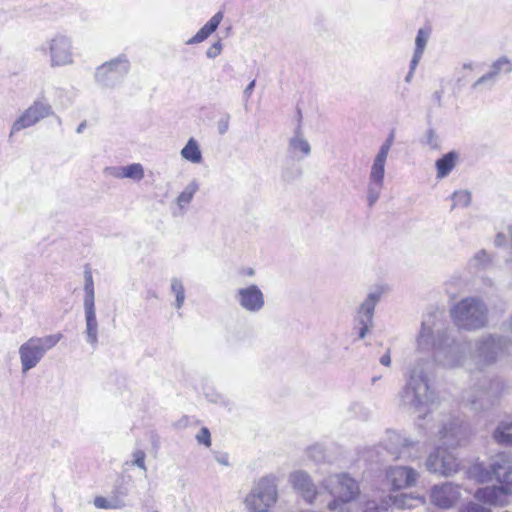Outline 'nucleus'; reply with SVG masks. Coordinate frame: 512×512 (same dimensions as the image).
<instances>
[{
  "label": "nucleus",
  "mask_w": 512,
  "mask_h": 512,
  "mask_svg": "<svg viewBox=\"0 0 512 512\" xmlns=\"http://www.w3.org/2000/svg\"><path fill=\"white\" fill-rule=\"evenodd\" d=\"M417 357L404 374L405 384L397 394L399 406L418 414L424 420L437 401V393L431 384L433 361L444 368L463 367L467 361V345L455 338L449 329L444 311L434 309L423 316L416 339Z\"/></svg>",
  "instance_id": "f257e3e1"
},
{
  "label": "nucleus",
  "mask_w": 512,
  "mask_h": 512,
  "mask_svg": "<svg viewBox=\"0 0 512 512\" xmlns=\"http://www.w3.org/2000/svg\"><path fill=\"white\" fill-rule=\"evenodd\" d=\"M470 356L478 371L512 362V336L507 332H486L471 341Z\"/></svg>",
  "instance_id": "f03ea898"
},
{
  "label": "nucleus",
  "mask_w": 512,
  "mask_h": 512,
  "mask_svg": "<svg viewBox=\"0 0 512 512\" xmlns=\"http://www.w3.org/2000/svg\"><path fill=\"white\" fill-rule=\"evenodd\" d=\"M511 389L510 384L501 376L483 378L463 395V400L476 412L490 409L495 402Z\"/></svg>",
  "instance_id": "7ed1b4c3"
},
{
  "label": "nucleus",
  "mask_w": 512,
  "mask_h": 512,
  "mask_svg": "<svg viewBox=\"0 0 512 512\" xmlns=\"http://www.w3.org/2000/svg\"><path fill=\"white\" fill-rule=\"evenodd\" d=\"M450 317L459 330L477 331L488 324V307L479 297H466L450 308Z\"/></svg>",
  "instance_id": "20e7f679"
},
{
  "label": "nucleus",
  "mask_w": 512,
  "mask_h": 512,
  "mask_svg": "<svg viewBox=\"0 0 512 512\" xmlns=\"http://www.w3.org/2000/svg\"><path fill=\"white\" fill-rule=\"evenodd\" d=\"M322 486L333 497L327 505L330 511L339 510L340 512H344L346 505L359 494L357 481L347 473L328 476L323 480Z\"/></svg>",
  "instance_id": "39448f33"
},
{
  "label": "nucleus",
  "mask_w": 512,
  "mask_h": 512,
  "mask_svg": "<svg viewBox=\"0 0 512 512\" xmlns=\"http://www.w3.org/2000/svg\"><path fill=\"white\" fill-rule=\"evenodd\" d=\"M37 51L48 58L51 68L70 66L75 62L73 39L66 33L58 32L51 35Z\"/></svg>",
  "instance_id": "423d86ee"
},
{
  "label": "nucleus",
  "mask_w": 512,
  "mask_h": 512,
  "mask_svg": "<svg viewBox=\"0 0 512 512\" xmlns=\"http://www.w3.org/2000/svg\"><path fill=\"white\" fill-rule=\"evenodd\" d=\"M393 142L394 132H391L373 158L367 183V203L369 207H372L380 198L384 187L385 166Z\"/></svg>",
  "instance_id": "0eeeda50"
},
{
  "label": "nucleus",
  "mask_w": 512,
  "mask_h": 512,
  "mask_svg": "<svg viewBox=\"0 0 512 512\" xmlns=\"http://www.w3.org/2000/svg\"><path fill=\"white\" fill-rule=\"evenodd\" d=\"M61 333L43 337H31L19 347V357L22 373L35 368L46 353L54 348L62 339Z\"/></svg>",
  "instance_id": "6e6552de"
},
{
  "label": "nucleus",
  "mask_w": 512,
  "mask_h": 512,
  "mask_svg": "<svg viewBox=\"0 0 512 512\" xmlns=\"http://www.w3.org/2000/svg\"><path fill=\"white\" fill-rule=\"evenodd\" d=\"M278 498L276 478L262 477L245 498V506L250 512H269Z\"/></svg>",
  "instance_id": "1a4fd4ad"
},
{
  "label": "nucleus",
  "mask_w": 512,
  "mask_h": 512,
  "mask_svg": "<svg viewBox=\"0 0 512 512\" xmlns=\"http://www.w3.org/2000/svg\"><path fill=\"white\" fill-rule=\"evenodd\" d=\"M130 61L126 55L121 54L107 61L95 70L94 79L102 88H115L122 83L130 71Z\"/></svg>",
  "instance_id": "9d476101"
},
{
  "label": "nucleus",
  "mask_w": 512,
  "mask_h": 512,
  "mask_svg": "<svg viewBox=\"0 0 512 512\" xmlns=\"http://www.w3.org/2000/svg\"><path fill=\"white\" fill-rule=\"evenodd\" d=\"M52 106L44 99L35 100L12 124L9 137L32 127L42 119L53 115Z\"/></svg>",
  "instance_id": "9b49d317"
},
{
  "label": "nucleus",
  "mask_w": 512,
  "mask_h": 512,
  "mask_svg": "<svg viewBox=\"0 0 512 512\" xmlns=\"http://www.w3.org/2000/svg\"><path fill=\"white\" fill-rule=\"evenodd\" d=\"M425 465L429 472L448 477L458 471L460 462L452 452L439 446L429 454Z\"/></svg>",
  "instance_id": "f8f14e48"
},
{
  "label": "nucleus",
  "mask_w": 512,
  "mask_h": 512,
  "mask_svg": "<svg viewBox=\"0 0 512 512\" xmlns=\"http://www.w3.org/2000/svg\"><path fill=\"white\" fill-rule=\"evenodd\" d=\"M234 298L244 311L251 314L259 313L265 306L264 294L256 284L237 289Z\"/></svg>",
  "instance_id": "ddd939ff"
},
{
  "label": "nucleus",
  "mask_w": 512,
  "mask_h": 512,
  "mask_svg": "<svg viewBox=\"0 0 512 512\" xmlns=\"http://www.w3.org/2000/svg\"><path fill=\"white\" fill-rule=\"evenodd\" d=\"M288 482L295 493L307 504L314 503L318 495V490L308 472L304 470L293 471L288 476Z\"/></svg>",
  "instance_id": "4468645a"
},
{
  "label": "nucleus",
  "mask_w": 512,
  "mask_h": 512,
  "mask_svg": "<svg viewBox=\"0 0 512 512\" xmlns=\"http://www.w3.org/2000/svg\"><path fill=\"white\" fill-rule=\"evenodd\" d=\"M417 444L399 432L390 431L387 434L385 449L395 459H416L418 454L413 453L412 450Z\"/></svg>",
  "instance_id": "2eb2a0df"
},
{
  "label": "nucleus",
  "mask_w": 512,
  "mask_h": 512,
  "mask_svg": "<svg viewBox=\"0 0 512 512\" xmlns=\"http://www.w3.org/2000/svg\"><path fill=\"white\" fill-rule=\"evenodd\" d=\"M490 472L500 484L498 486L499 492L505 495L510 494L512 488V461L506 455H498L490 464Z\"/></svg>",
  "instance_id": "dca6fc26"
},
{
  "label": "nucleus",
  "mask_w": 512,
  "mask_h": 512,
  "mask_svg": "<svg viewBox=\"0 0 512 512\" xmlns=\"http://www.w3.org/2000/svg\"><path fill=\"white\" fill-rule=\"evenodd\" d=\"M469 427L459 418H452L439 430V439L448 447L460 445L468 438Z\"/></svg>",
  "instance_id": "f3484780"
},
{
  "label": "nucleus",
  "mask_w": 512,
  "mask_h": 512,
  "mask_svg": "<svg viewBox=\"0 0 512 512\" xmlns=\"http://www.w3.org/2000/svg\"><path fill=\"white\" fill-rule=\"evenodd\" d=\"M419 473L408 466H390L386 470V479L393 490L405 489L416 484Z\"/></svg>",
  "instance_id": "a211bd4d"
},
{
  "label": "nucleus",
  "mask_w": 512,
  "mask_h": 512,
  "mask_svg": "<svg viewBox=\"0 0 512 512\" xmlns=\"http://www.w3.org/2000/svg\"><path fill=\"white\" fill-rule=\"evenodd\" d=\"M460 497L459 487L452 483L434 485L430 490L431 503L440 509L453 507Z\"/></svg>",
  "instance_id": "6ab92c4d"
},
{
  "label": "nucleus",
  "mask_w": 512,
  "mask_h": 512,
  "mask_svg": "<svg viewBox=\"0 0 512 512\" xmlns=\"http://www.w3.org/2000/svg\"><path fill=\"white\" fill-rule=\"evenodd\" d=\"M510 72H512L511 61L507 57H501L492 63L486 74L473 83L472 88L477 89L481 85L492 87L500 74H508Z\"/></svg>",
  "instance_id": "aec40b11"
},
{
  "label": "nucleus",
  "mask_w": 512,
  "mask_h": 512,
  "mask_svg": "<svg viewBox=\"0 0 512 512\" xmlns=\"http://www.w3.org/2000/svg\"><path fill=\"white\" fill-rule=\"evenodd\" d=\"M103 173L107 177L116 179H131L139 182L144 178V167L140 163H132L126 166H108L105 167Z\"/></svg>",
  "instance_id": "412c9836"
},
{
  "label": "nucleus",
  "mask_w": 512,
  "mask_h": 512,
  "mask_svg": "<svg viewBox=\"0 0 512 512\" xmlns=\"http://www.w3.org/2000/svg\"><path fill=\"white\" fill-rule=\"evenodd\" d=\"M85 317V336L92 348L98 345V320L96 317L95 303L83 304Z\"/></svg>",
  "instance_id": "4be33fe9"
},
{
  "label": "nucleus",
  "mask_w": 512,
  "mask_h": 512,
  "mask_svg": "<svg viewBox=\"0 0 512 512\" xmlns=\"http://www.w3.org/2000/svg\"><path fill=\"white\" fill-rule=\"evenodd\" d=\"M382 294L383 290L380 287L371 290L359 305L356 318L361 319V321L373 322L375 307L380 301Z\"/></svg>",
  "instance_id": "5701e85b"
},
{
  "label": "nucleus",
  "mask_w": 512,
  "mask_h": 512,
  "mask_svg": "<svg viewBox=\"0 0 512 512\" xmlns=\"http://www.w3.org/2000/svg\"><path fill=\"white\" fill-rule=\"evenodd\" d=\"M287 152L298 160H302L311 154V146L304 138L300 128H297L294 136L289 139Z\"/></svg>",
  "instance_id": "b1692460"
},
{
  "label": "nucleus",
  "mask_w": 512,
  "mask_h": 512,
  "mask_svg": "<svg viewBox=\"0 0 512 512\" xmlns=\"http://www.w3.org/2000/svg\"><path fill=\"white\" fill-rule=\"evenodd\" d=\"M223 17L224 13L222 11H218L217 13H215L193 37L186 41V44L195 45L205 41L211 34H213L217 30L221 21L223 20Z\"/></svg>",
  "instance_id": "393cba45"
},
{
  "label": "nucleus",
  "mask_w": 512,
  "mask_h": 512,
  "mask_svg": "<svg viewBox=\"0 0 512 512\" xmlns=\"http://www.w3.org/2000/svg\"><path fill=\"white\" fill-rule=\"evenodd\" d=\"M199 190V183L196 179L189 182L183 191L177 196L175 202L177 209L172 212L174 216H182L186 213L188 205L192 202L194 195Z\"/></svg>",
  "instance_id": "a878e982"
},
{
  "label": "nucleus",
  "mask_w": 512,
  "mask_h": 512,
  "mask_svg": "<svg viewBox=\"0 0 512 512\" xmlns=\"http://www.w3.org/2000/svg\"><path fill=\"white\" fill-rule=\"evenodd\" d=\"M494 262V257L485 249L474 253L467 263V269L470 273L477 274L488 270Z\"/></svg>",
  "instance_id": "bb28decb"
},
{
  "label": "nucleus",
  "mask_w": 512,
  "mask_h": 512,
  "mask_svg": "<svg viewBox=\"0 0 512 512\" xmlns=\"http://www.w3.org/2000/svg\"><path fill=\"white\" fill-rule=\"evenodd\" d=\"M431 33L432 29L430 26H424L418 29L415 37V49L412 55L413 66L415 64H419L420 60L422 59Z\"/></svg>",
  "instance_id": "cd10ccee"
},
{
  "label": "nucleus",
  "mask_w": 512,
  "mask_h": 512,
  "mask_svg": "<svg viewBox=\"0 0 512 512\" xmlns=\"http://www.w3.org/2000/svg\"><path fill=\"white\" fill-rule=\"evenodd\" d=\"M458 154L455 151H450L436 160L435 167L437 171V178L447 177L456 166Z\"/></svg>",
  "instance_id": "c85d7f7f"
},
{
  "label": "nucleus",
  "mask_w": 512,
  "mask_h": 512,
  "mask_svg": "<svg viewBox=\"0 0 512 512\" xmlns=\"http://www.w3.org/2000/svg\"><path fill=\"white\" fill-rule=\"evenodd\" d=\"M492 438L497 444L512 446V420L500 421L492 433Z\"/></svg>",
  "instance_id": "c756f323"
},
{
  "label": "nucleus",
  "mask_w": 512,
  "mask_h": 512,
  "mask_svg": "<svg viewBox=\"0 0 512 512\" xmlns=\"http://www.w3.org/2000/svg\"><path fill=\"white\" fill-rule=\"evenodd\" d=\"M180 155L184 160L193 164H199L203 160L199 143L193 137H191L181 149Z\"/></svg>",
  "instance_id": "7c9ffc66"
},
{
  "label": "nucleus",
  "mask_w": 512,
  "mask_h": 512,
  "mask_svg": "<svg viewBox=\"0 0 512 512\" xmlns=\"http://www.w3.org/2000/svg\"><path fill=\"white\" fill-rule=\"evenodd\" d=\"M84 298L83 304L95 303V289L92 271L89 266L84 270Z\"/></svg>",
  "instance_id": "2f4dec72"
},
{
  "label": "nucleus",
  "mask_w": 512,
  "mask_h": 512,
  "mask_svg": "<svg viewBox=\"0 0 512 512\" xmlns=\"http://www.w3.org/2000/svg\"><path fill=\"white\" fill-rule=\"evenodd\" d=\"M171 293L175 296V302L174 307L177 310H180L185 302L186 295H185V288L183 285V282L179 278H172L171 279V285H170Z\"/></svg>",
  "instance_id": "473e14b6"
},
{
  "label": "nucleus",
  "mask_w": 512,
  "mask_h": 512,
  "mask_svg": "<svg viewBox=\"0 0 512 512\" xmlns=\"http://www.w3.org/2000/svg\"><path fill=\"white\" fill-rule=\"evenodd\" d=\"M307 457L316 463L324 461L326 457V448L321 443H315L306 450Z\"/></svg>",
  "instance_id": "72a5a7b5"
},
{
  "label": "nucleus",
  "mask_w": 512,
  "mask_h": 512,
  "mask_svg": "<svg viewBox=\"0 0 512 512\" xmlns=\"http://www.w3.org/2000/svg\"><path fill=\"white\" fill-rule=\"evenodd\" d=\"M457 512H492L491 508L474 500H468L461 503Z\"/></svg>",
  "instance_id": "f704fd0d"
},
{
  "label": "nucleus",
  "mask_w": 512,
  "mask_h": 512,
  "mask_svg": "<svg viewBox=\"0 0 512 512\" xmlns=\"http://www.w3.org/2000/svg\"><path fill=\"white\" fill-rule=\"evenodd\" d=\"M471 193L467 190L455 191L452 194L453 207H468L471 203Z\"/></svg>",
  "instance_id": "c9c22d12"
},
{
  "label": "nucleus",
  "mask_w": 512,
  "mask_h": 512,
  "mask_svg": "<svg viewBox=\"0 0 512 512\" xmlns=\"http://www.w3.org/2000/svg\"><path fill=\"white\" fill-rule=\"evenodd\" d=\"M415 502H421L420 498H414L407 494H401L400 496L394 497L393 505L397 508L412 509L415 507Z\"/></svg>",
  "instance_id": "e433bc0d"
},
{
  "label": "nucleus",
  "mask_w": 512,
  "mask_h": 512,
  "mask_svg": "<svg viewBox=\"0 0 512 512\" xmlns=\"http://www.w3.org/2000/svg\"><path fill=\"white\" fill-rule=\"evenodd\" d=\"M349 411L353 414L354 417L361 420H367L371 416L370 409L360 402H353L349 406Z\"/></svg>",
  "instance_id": "4c0bfd02"
},
{
  "label": "nucleus",
  "mask_w": 512,
  "mask_h": 512,
  "mask_svg": "<svg viewBox=\"0 0 512 512\" xmlns=\"http://www.w3.org/2000/svg\"><path fill=\"white\" fill-rule=\"evenodd\" d=\"M499 491L498 490V487H485V488H480L476 491L475 493V497L477 499H483V500H487L489 502H493L496 498V492Z\"/></svg>",
  "instance_id": "58836bf2"
},
{
  "label": "nucleus",
  "mask_w": 512,
  "mask_h": 512,
  "mask_svg": "<svg viewBox=\"0 0 512 512\" xmlns=\"http://www.w3.org/2000/svg\"><path fill=\"white\" fill-rule=\"evenodd\" d=\"M423 143L433 150L440 148V139L433 129L427 130Z\"/></svg>",
  "instance_id": "ea45409f"
},
{
  "label": "nucleus",
  "mask_w": 512,
  "mask_h": 512,
  "mask_svg": "<svg viewBox=\"0 0 512 512\" xmlns=\"http://www.w3.org/2000/svg\"><path fill=\"white\" fill-rule=\"evenodd\" d=\"M356 325L354 329L357 331L358 339H363L373 326V322L361 321V319H355Z\"/></svg>",
  "instance_id": "a19ab883"
},
{
  "label": "nucleus",
  "mask_w": 512,
  "mask_h": 512,
  "mask_svg": "<svg viewBox=\"0 0 512 512\" xmlns=\"http://www.w3.org/2000/svg\"><path fill=\"white\" fill-rule=\"evenodd\" d=\"M133 456V461H132V464L134 466H137L138 468L142 469L144 472L147 471V467H146V464H145V458H146V454L143 450H135L132 454Z\"/></svg>",
  "instance_id": "79ce46f5"
},
{
  "label": "nucleus",
  "mask_w": 512,
  "mask_h": 512,
  "mask_svg": "<svg viewBox=\"0 0 512 512\" xmlns=\"http://www.w3.org/2000/svg\"><path fill=\"white\" fill-rule=\"evenodd\" d=\"M196 440L199 444H202L206 447H210L211 445V434L208 428L202 427L196 435Z\"/></svg>",
  "instance_id": "37998d69"
},
{
  "label": "nucleus",
  "mask_w": 512,
  "mask_h": 512,
  "mask_svg": "<svg viewBox=\"0 0 512 512\" xmlns=\"http://www.w3.org/2000/svg\"><path fill=\"white\" fill-rule=\"evenodd\" d=\"M223 50V44L220 40L214 42L207 50L206 57L209 59H215L218 57Z\"/></svg>",
  "instance_id": "c03bdc74"
},
{
  "label": "nucleus",
  "mask_w": 512,
  "mask_h": 512,
  "mask_svg": "<svg viewBox=\"0 0 512 512\" xmlns=\"http://www.w3.org/2000/svg\"><path fill=\"white\" fill-rule=\"evenodd\" d=\"M301 175V169L296 167L293 169L285 168L282 171V179L285 182H291Z\"/></svg>",
  "instance_id": "a18cd8bd"
},
{
  "label": "nucleus",
  "mask_w": 512,
  "mask_h": 512,
  "mask_svg": "<svg viewBox=\"0 0 512 512\" xmlns=\"http://www.w3.org/2000/svg\"><path fill=\"white\" fill-rule=\"evenodd\" d=\"M230 115L225 113L222 115L217 121V130L220 135H224L227 133L229 129Z\"/></svg>",
  "instance_id": "49530a36"
},
{
  "label": "nucleus",
  "mask_w": 512,
  "mask_h": 512,
  "mask_svg": "<svg viewBox=\"0 0 512 512\" xmlns=\"http://www.w3.org/2000/svg\"><path fill=\"white\" fill-rule=\"evenodd\" d=\"M386 510V506L378 505L375 500H367L364 504L362 512H385Z\"/></svg>",
  "instance_id": "de8ad7c7"
},
{
  "label": "nucleus",
  "mask_w": 512,
  "mask_h": 512,
  "mask_svg": "<svg viewBox=\"0 0 512 512\" xmlns=\"http://www.w3.org/2000/svg\"><path fill=\"white\" fill-rule=\"evenodd\" d=\"M94 505H95V507H97L99 509L115 508V506L112 505L109 500H107L105 497H101V496H98L94 499Z\"/></svg>",
  "instance_id": "09e8293b"
},
{
  "label": "nucleus",
  "mask_w": 512,
  "mask_h": 512,
  "mask_svg": "<svg viewBox=\"0 0 512 512\" xmlns=\"http://www.w3.org/2000/svg\"><path fill=\"white\" fill-rule=\"evenodd\" d=\"M255 85H256V81L255 80H252L244 89L243 91V97H244V100L247 102L252 93H253V90L255 88Z\"/></svg>",
  "instance_id": "8fccbe9b"
},
{
  "label": "nucleus",
  "mask_w": 512,
  "mask_h": 512,
  "mask_svg": "<svg viewBox=\"0 0 512 512\" xmlns=\"http://www.w3.org/2000/svg\"><path fill=\"white\" fill-rule=\"evenodd\" d=\"M506 235L504 233H497L494 239V245L496 247H503L506 244Z\"/></svg>",
  "instance_id": "3c124183"
},
{
  "label": "nucleus",
  "mask_w": 512,
  "mask_h": 512,
  "mask_svg": "<svg viewBox=\"0 0 512 512\" xmlns=\"http://www.w3.org/2000/svg\"><path fill=\"white\" fill-rule=\"evenodd\" d=\"M417 66H418V64H415L413 66V59L411 58L410 64H409V72L407 73V75L405 77V82L406 83H410L411 82V79H412V77L414 75V72H415Z\"/></svg>",
  "instance_id": "603ef678"
},
{
  "label": "nucleus",
  "mask_w": 512,
  "mask_h": 512,
  "mask_svg": "<svg viewBox=\"0 0 512 512\" xmlns=\"http://www.w3.org/2000/svg\"><path fill=\"white\" fill-rule=\"evenodd\" d=\"M379 362L381 365L389 367L391 365V356H390V350L388 349L385 354H383Z\"/></svg>",
  "instance_id": "864d4df0"
},
{
  "label": "nucleus",
  "mask_w": 512,
  "mask_h": 512,
  "mask_svg": "<svg viewBox=\"0 0 512 512\" xmlns=\"http://www.w3.org/2000/svg\"><path fill=\"white\" fill-rule=\"evenodd\" d=\"M501 329L504 332H507L510 336H512V315L506 321H504L501 325Z\"/></svg>",
  "instance_id": "5fc2aeb1"
},
{
  "label": "nucleus",
  "mask_w": 512,
  "mask_h": 512,
  "mask_svg": "<svg viewBox=\"0 0 512 512\" xmlns=\"http://www.w3.org/2000/svg\"><path fill=\"white\" fill-rule=\"evenodd\" d=\"M216 461L224 466H229V457L227 454H221L216 457Z\"/></svg>",
  "instance_id": "6e6d98bb"
},
{
  "label": "nucleus",
  "mask_w": 512,
  "mask_h": 512,
  "mask_svg": "<svg viewBox=\"0 0 512 512\" xmlns=\"http://www.w3.org/2000/svg\"><path fill=\"white\" fill-rule=\"evenodd\" d=\"M443 96V90H437L432 94L433 100L440 106Z\"/></svg>",
  "instance_id": "4d7b16f0"
},
{
  "label": "nucleus",
  "mask_w": 512,
  "mask_h": 512,
  "mask_svg": "<svg viewBox=\"0 0 512 512\" xmlns=\"http://www.w3.org/2000/svg\"><path fill=\"white\" fill-rule=\"evenodd\" d=\"M241 274L248 277H253L255 275V270L251 267L244 268L241 270Z\"/></svg>",
  "instance_id": "13d9d810"
},
{
  "label": "nucleus",
  "mask_w": 512,
  "mask_h": 512,
  "mask_svg": "<svg viewBox=\"0 0 512 512\" xmlns=\"http://www.w3.org/2000/svg\"><path fill=\"white\" fill-rule=\"evenodd\" d=\"M86 121L81 122L78 127L76 128V133L81 134L84 129L86 128Z\"/></svg>",
  "instance_id": "bf43d9fd"
},
{
  "label": "nucleus",
  "mask_w": 512,
  "mask_h": 512,
  "mask_svg": "<svg viewBox=\"0 0 512 512\" xmlns=\"http://www.w3.org/2000/svg\"><path fill=\"white\" fill-rule=\"evenodd\" d=\"M508 237H509V242H510L511 258H512V227H510L508 230Z\"/></svg>",
  "instance_id": "052dcab7"
},
{
  "label": "nucleus",
  "mask_w": 512,
  "mask_h": 512,
  "mask_svg": "<svg viewBox=\"0 0 512 512\" xmlns=\"http://www.w3.org/2000/svg\"><path fill=\"white\" fill-rule=\"evenodd\" d=\"M380 378H381V376L372 377V379H371L372 384H375Z\"/></svg>",
  "instance_id": "680f3d73"
},
{
  "label": "nucleus",
  "mask_w": 512,
  "mask_h": 512,
  "mask_svg": "<svg viewBox=\"0 0 512 512\" xmlns=\"http://www.w3.org/2000/svg\"><path fill=\"white\" fill-rule=\"evenodd\" d=\"M463 68H464V69H472V63H465V64L463 65Z\"/></svg>",
  "instance_id": "e2e57ef3"
},
{
  "label": "nucleus",
  "mask_w": 512,
  "mask_h": 512,
  "mask_svg": "<svg viewBox=\"0 0 512 512\" xmlns=\"http://www.w3.org/2000/svg\"><path fill=\"white\" fill-rule=\"evenodd\" d=\"M509 261L512 263V258H510V260H509Z\"/></svg>",
  "instance_id": "0e129e2a"
},
{
  "label": "nucleus",
  "mask_w": 512,
  "mask_h": 512,
  "mask_svg": "<svg viewBox=\"0 0 512 512\" xmlns=\"http://www.w3.org/2000/svg\"><path fill=\"white\" fill-rule=\"evenodd\" d=\"M503 512H510V511H508V510H505V511H503Z\"/></svg>",
  "instance_id": "69168bd1"
},
{
  "label": "nucleus",
  "mask_w": 512,
  "mask_h": 512,
  "mask_svg": "<svg viewBox=\"0 0 512 512\" xmlns=\"http://www.w3.org/2000/svg\"><path fill=\"white\" fill-rule=\"evenodd\" d=\"M153 512H157V511H153Z\"/></svg>",
  "instance_id": "338daca9"
}]
</instances>
